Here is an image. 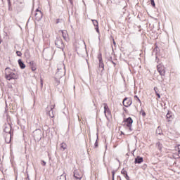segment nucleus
<instances>
[{
	"label": "nucleus",
	"mask_w": 180,
	"mask_h": 180,
	"mask_svg": "<svg viewBox=\"0 0 180 180\" xmlns=\"http://www.w3.org/2000/svg\"><path fill=\"white\" fill-rule=\"evenodd\" d=\"M58 79H60V78L57 77V74H56L55 81L57 85H60V80Z\"/></svg>",
	"instance_id": "24"
},
{
	"label": "nucleus",
	"mask_w": 180,
	"mask_h": 180,
	"mask_svg": "<svg viewBox=\"0 0 180 180\" xmlns=\"http://www.w3.org/2000/svg\"><path fill=\"white\" fill-rule=\"evenodd\" d=\"M62 36L65 40H67L68 39V34L67 33L66 30H62L61 31Z\"/></svg>",
	"instance_id": "17"
},
{
	"label": "nucleus",
	"mask_w": 180,
	"mask_h": 180,
	"mask_svg": "<svg viewBox=\"0 0 180 180\" xmlns=\"http://www.w3.org/2000/svg\"><path fill=\"white\" fill-rule=\"evenodd\" d=\"M158 71L160 74V75L164 76L165 75V69L164 66L161 65H158Z\"/></svg>",
	"instance_id": "11"
},
{
	"label": "nucleus",
	"mask_w": 180,
	"mask_h": 180,
	"mask_svg": "<svg viewBox=\"0 0 180 180\" xmlns=\"http://www.w3.org/2000/svg\"><path fill=\"white\" fill-rule=\"evenodd\" d=\"M41 86H43V80L42 79H41Z\"/></svg>",
	"instance_id": "39"
},
{
	"label": "nucleus",
	"mask_w": 180,
	"mask_h": 180,
	"mask_svg": "<svg viewBox=\"0 0 180 180\" xmlns=\"http://www.w3.org/2000/svg\"><path fill=\"white\" fill-rule=\"evenodd\" d=\"M4 132L6 134H12V124L10 123L6 124V127L4 128Z\"/></svg>",
	"instance_id": "9"
},
{
	"label": "nucleus",
	"mask_w": 180,
	"mask_h": 180,
	"mask_svg": "<svg viewBox=\"0 0 180 180\" xmlns=\"http://www.w3.org/2000/svg\"><path fill=\"white\" fill-rule=\"evenodd\" d=\"M5 78L8 81H11V79H18L19 74L16 72V70H12L9 68H6L5 69Z\"/></svg>",
	"instance_id": "1"
},
{
	"label": "nucleus",
	"mask_w": 180,
	"mask_h": 180,
	"mask_svg": "<svg viewBox=\"0 0 180 180\" xmlns=\"http://www.w3.org/2000/svg\"><path fill=\"white\" fill-rule=\"evenodd\" d=\"M34 16L37 22H39V20H41V19L43 18V13H41L40 10L37 9L35 11Z\"/></svg>",
	"instance_id": "5"
},
{
	"label": "nucleus",
	"mask_w": 180,
	"mask_h": 180,
	"mask_svg": "<svg viewBox=\"0 0 180 180\" xmlns=\"http://www.w3.org/2000/svg\"><path fill=\"white\" fill-rule=\"evenodd\" d=\"M154 91H155V94H157V92H158V88L154 87Z\"/></svg>",
	"instance_id": "33"
},
{
	"label": "nucleus",
	"mask_w": 180,
	"mask_h": 180,
	"mask_svg": "<svg viewBox=\"0 0 180 180\" xmlns=\"http://www.w3.org/2000/svg\"><path fill=\"white\" fill-rule=\"evenodd\" d=\"M124 125L128 127L129 131H133V129H131V126L133 124V119H131V117L124 119Z\"/></svg>",
	"instance_id": "3"
},
{
	"label": "nucleus",
	"mask_w": 180,
	"mask_h": 180,
	"mask_svg": "<svg viewBox=\"0 0 180 180\" xmlns=\"http://www.w3.org/2000/svg\"><path fill=\"white\" fill-rule=\"evenodd\" d=\"M113 44L114 46H116V42L115 41V39H113Z\"/></svg>",
	"instance_id": "38"
},
{
	"label": "nucleus",
	"mask_w": 180,
	"mask_h": 180,
	"mask_svg": "<svg viewBox=\"0 0 180 180\" xmlns=\"http://www.w3.org/2000/svg\"><path fill=\"white\" fill-rule=\"evenodd\" d=\"M41 130L40 129H37L34 131V136L37 140H40V139H41Z\"/></svg>",
	"instance_id": "10"
},
{
	"label": "nucleus",
	"mask_w": 180,
	"mask_h": 180,
	"mask_svg": "<svg viewBox=\"0 0 180 180\" xmlns=\"http://www.w3.org/2000/svg\"><path fill=\"white\" fill-rule=\"evenodd\" d=\"M121 174H122V175H124V176L125 178H129V176L127 175V172L126 170H124V169H123L122 171H121Z\"/></svg>",
	"instance_id": "22"
},
{
	"label": "nucleus",
	"mask_w": 180,
	"mask_h": 180,
	"mask_svg": "<svg viewBox=\"0 0 180 180\" xmlns=\"http://www.w3.org/2000/svg\"><path fill=\"white\" fill-rule=\"evenodd\" d=\"M112 180H115V172H112Z\"/></svg>",
	"instance_id": "34"
},
{
	"label": "nucleus",
	"mask_w": 180,
	"mask_h": 180,
	"mask_svg": "<svg viewBox=\"0 0 180 180\" xmlns=\"http://www.w3.org/2000/svg\"><path fill=\"white\" fill-rule=\"evenodd\" d=\"M155 148L159 151L158 152H155V155H156V157H162V148H163L162 143H161L160 142H157L155 143Z\"/></svg>",
	"instance_id": "4"
},
{
	"label": "nucleus",
	"mask_w": 180,
	"mask_h": 180,
	"mask_svg": "<svg viewBox=\"0 0 180 180\" xmlns=\"http://www.w3.org/2000/svg\"><path fill=\"white\" fill-rule=\"evenodd\" d=\"M54 108H56V105H52L50 107V110L48 113L49 117H54V113L53 112V109H54Z\"/></svg>",
	"instance_id": "13"
},
{
	"label": "nucleus",
	"mask_w": 180,
	"mask_h": 180,
	"mask_svg": "<svg viewBox=\"0 0 180 180\" xmlns=\"http://www.w3.org/2000/svg\"><path fill=\"white\" fill-rule=\"evenodd\" d=\"M18 64L22 70H25V68H26V65H25L20 59L18 60Z\"/></svg>",
	"instance_id": "18"
},
{
	"label": "nucleus",
	"mask_w": 180,
	"mask_h": 180,
	"mask_svg": "<svg viewBox=\"0 0 180 180\" xmlns=\"http://www.w3.org/2000/svg\"><path fill=\"white\" fill-rule=\"evenodd\" d=\"M150 3L152 6H155V3L154 2V0H150Z\"/></svg>",
	"instance_id": "27"
},
{
	"label": "nucleus",
	"mask_w": 180,
	"mask_h": 180,
	"mask_svg": "<svg viewBox=\"0 0 180 180\" xmlns=\"http://www.w3.org/2000/svg\"><path fill=\"white\" fill-rule=\"evenodd\" d=\"M178 151H179L178 157H180V145H179L178 146Z\"/></svg>",
	"instance_id": "31"
},
{
	"label": "nucleus",
	"mask_w": 180,
	"mask_h": 180,
	"mask_svg": "<svg viewBox=\"0 0 180 180\" xmlns=\"http://www.w3.org/2000/svg\"><path fill=\"white\" fill-rule=\"evenodd\" d=\"M30 67L32 71H36V70H37V66L36 65V63H34V62L33 61L30 62Z\"/></svg>",
	"instance_id": "14"
},
{
	"label": "nucleus",
	"mask_w": 180,
	"mask_h": 180,
	"mask_svg": "<svg viewBox=\"0 0 180 180\" xmlns=\"http://www.w3.org/2000/svg\"><path fill=\"white\" fill-rule=\"evenodd\" d=\"M134 98H136L139 103H141V101H140V98L137 96H134Z\"/></svg>",
	"instance_id": "32"
},
{
	"label": "nucleus",
	"mask_w": 180,
	"mask_h": 180,
	"mask_svg": "<svg viewBox=\"0 0 180 180\" xmlns=\"http://www.w3.org/2000/svg\"><path fill=\"white\" fill-rule=\"evenodd\" d=\"M57 180H67L65 175L62 174L60 176H58Z\"/></svg>",
	"instance_id": "23"
},
{
	"label": "nucleus",
	"mask_w": 180,
	"mask_h": 180,
	"mask_svg": "<svg viewBox=\"0 0 180 180\" xmlns=\"http://www.w3.org/2000/svg\"><path fill=\"white\" fill-rule=\"evenodd\" d=\"M16 54H17V56H18V57H21L22 56V52H20V51H17Z\"/></svg>",
	"instance_id": "26"
},
{
	"label": "nucleus",
	"mask_w": 180,
	"mask_h": 180,
	"mask_svg": "<svg viewBox=\"0 0 180 180\" xmlns=\"http://www.w3.org/2000/svg\"><path fill=\"white\" fill-rule=\"evenodd\" d=\"M135 151H136V149H134L133 152L134 153Z\"/></svg>",
	"instance_id": "42"
},
{
	"label": "nucleus",
	"mask_w": 180,
	"mask_h": 180,
	"mask_svg": "<svg viewBox=\"0 0 180 180\" xmlns=\"http://www.w3.org/2000/svg\"><path fill=\"white\" fill-rule=\"evenodd\" d=\"M140 113L142 115V116H146V112H144V110H141Z\"/></svg>",
	"instance_id": "28"
},
{
	"label": "nucleus",
	"mask_w": 180,
	"mask_h": 180,
	"mask_svg": "<svg viewBox=\"0 0 180 180\" xmlns=\"http://www.w3.org/2000/svg\"><path fill=\"white\" fill-rule=\"evenodd\" d=\"M166 117H167V119H169V120H167V122H171V120H172V113L168 112L166 115Z\"/></svg>",
	"instance_id": "20"
},
{
	"label": "nucleus",
	"mask_w": 180,
	"mask_h": 180,
	"mask_svg": "<svg viewBox=\"0 0 180 180\" xmlns=\"http://www.w3.org/2000/svg\"><path fill=\"white\" fill-rule=\"evenodd\" d=\"M104 113L105 116L106 115H110V110H109V107L106 103H104Z\"/></svg>",
	"instance_id": "15"
},
{
	"label": "nucleus",
	"mask_w": 180,
	"mask_h": 180,
	"mask_svg": "<svg viewBox=\"0 0 180 180\" xmlns=\"http://www.w3.org/2000/svg\"><path fill=\"white\" fill-rule=\"evenodd\" d=\"M123 105L125 106V108H129V106H131L133 103V101L131 98H124L122 101Z\"/></svg>",
	"instance_id": "7"
},
{
	"label": "nucleus",
	"mask_w": 180,
	"mask_h": 180,
	"mask_svg": "<svg viewBox=\"0 0 180 180\" xmlns=\"http://www.w3.org/2000/svg\"><path fill=\"white\" fill-rule=\"evenodd\" d=\"M55 44L58 49H64V42H63V39H61V38H57L55 41Z\"/></svg>",
	"instance_id": "6"
},
{
	"label": "nucleus",
	"mask_w": 180,
	"mask_h": 180,
	"mask_svg": "<svg viewBox=\"0 0 180 180\" xmlns=\"http://www.w3.org/2000/svg\"><path fill=\"white\" fill-rule=\"evenodd\" d=\"M60 147L61 151H64V150H67V143L63 142L60 144Z\"/></svg>",
	"instance_id": "19"
},
{
	"label": "nucleus",
	"mask_w": 180,
	"mask_h": 180,
	"mask_svg": "<svg viewBox=\"0 0 180 180\" xmlns=\"http://www.w3.org/2000/svg\"><path fill=\"white\" fill-rule=\"evenodd\" d=\"M95 147H98V142L97 141H96V143H95Z\"/></svg>",
	"instance_id": "37"
},
{
	"label": "nucleus",
	"mask_w": 180,
	"mask_h": 180,
	"mask_svg": "<svg viewBox=\"0 0 180 180\" xmlns=\"http://www.w3.org/2000/svg\"><path fill=\"white\" fill-rule=\"evenodd\" d=\"M11 139H12V134H5V140L7 144H9V143H11Z\"/></svg>",
	"instance_id": "12"
},
{
	"label": "nucleus",
	"mask_w": 180,
	"mask_h": 180,
	"mask_svg": "<svg viewBox=\"0 0 180 180\" xmlns=\"http://www.w3.org/2000/svg\"><path fill=\"white\" fill-rule=\"evenodd\" d=\"M59 20H59V19H58V20H57V22H56V23H58V22H59Z\"/></svg>",
	"instance_id": "40"
},
{
	"label": "nucleus",
	"mask_w": 180,
	"mask_h": 180,
	"mask_svg": "<svg viewBox=\"0 0 180 180\" xmlns=\"http://www.w3.org/2000/svg\"><path fill=\"white\" fill-rule=\"evenodd\" d=\"M91 21L93 22V25H94V26H96V27H98V20H91Z\"/></svg>",
	"instance_id": "25"
},
{
	"label": "nucleus",
	"mask_w": 180,
	"mask_h": 180,
	"mask_svg": "<svg viewBox=\"0 0 180 180\" xmlns=\"http://www.w3.org/2000/svg\"><path fill=\"white\" fill-rule=\"evenodd\" d=\"M41 164L43 167H46V162L44 160H42Z\"/></svg>",
	"instance_id": "30"
},
{
	"label": "nucleus",
	"mask_w": 180,
	"mask_h": 180,
	"mask_svg": "<svg viewBox=\"0 0 180 180\" xmlns=\"http://www.w3.org/2000/svg\"><path fill=\"white\" fill-rule=\"evenodd\" d=\"M65 75V65L64 63H60L58 65V72H56V78H61Z\"/></svg>",
	"instance_id": "2"
},
{
	"label": "nucleus",
	"mask_w": 180,
	"mask_h": 180,
	"mask_svg": "<svg viewBox=\"0 0 180 180\" xmlns=\"http://www.w3.org/2000/svg\"><path fill=\"white\" fill-rule=\"evenodd\" d=\"M125 178H126V179L129 180V176L128 177H125Z\"/></svg>",
	"instance_id": "41"
},
{
	"label": "nucleus",
	"mask_w": 180,
	"mask_h": 180,
	"mask_svg": "<svg viewBox=\"0 0 180 180\" xmlns=\"http://www.w3.org/2000/svg\"><path fill=\"white\" fill-rule=\"evenodd\" d=\"M83 173L82 172H81V170L77 169V170H75L74 172V176L75 178H76V179H82V176H83Z\"/></svg>",
	"instance_id": "8"
},
{
	"label": "nucleus",
	"mask_w": 180,
	"mask_h": 180,
	"mask_svg": "<svg viewBox=\"0 0 180 180\" xmlns=\"http://www.w3.org/2000/svg\"><path fill=\"white\" fill-rule=\"evenodd\" d=\"M156 134H161V132H160V127L156 130Z\"/></svg>",
	"instance_id": "29"
},
{
	"label": "nucleus",
	"mask_w": 180,
	"mask_h": 180,
	"mask_svg": "<svg viewBox=\"0 0 180 180\" xmlns=\"http://www.w3.org/2000/svg\"><path fill=\"white\" fill-rule=\"evenodd\" d=\"M156 95H157V96H158V98H161V96L160 95V94H158V92H156Z\"/></svg>",
	"instance_id": "35"
},
{
	"label": "nucleus",
	"mask_w": 180,
	"mask_h": 180,
	"mask_svg": "<svg viewBox=\"0 0 180 180\" xmlns=\"http://www.w3.org/2000/svg\"><path fill=\"white\" fill-rule=\"evenodd\" d=\"M143 158H141L140 156H137V158H135L134 163L135 164H141V162H143Z\"/></svg>",
	"instance_id": "16"
},
{
	"label": "nucleus",
	"mask_w": 180,
	"mask_h": 180,
	"mask_svg": "<svg viewBox=\"0 0 180 180\" xmlns=\"http://www.w3.org/2000/svg\"><path fill=\"white\" fill-rule=\"evenodd\" d=\"M98 60H99V61H100V64H99L100 67H101L102 68H103V62H102V56H101V55H100V56H98Z\"/></svg>",
	"instance_id": "21"
},
{
	"label": "nucleus",
	"mask_w": 180,
	"mask_h": 180,
	"mask_svg": "<svg viewBox=\"0 0 180 180\" xmlns=\"http://www.w3.org/2000/svg\"><path fill=\"white\" fill-rule=\"evenodd\" d=\"M96 32H97V33H99V27H96Z\"/></svg>",
	"instance_id": "36"
}]
</instances>
